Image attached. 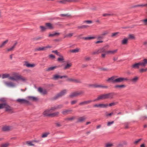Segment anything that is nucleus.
Masks as SVG:
<instances>
[{"instance_id":"1","label":"nucleus","mask_w":147,"mask_h":147,"mask_svg":"<svg viewBox=\"0 0 147 147\" xmlns=\"http://www.w3.org/2000/svg\"><path fill=\"white\" fill-rule=\"evenodd\" d=\"M114 96V93L113 92L102 94L98 96L96 99L94 100L93 101L95 102L102 99H112L113 98Z\"/></svg>"},{"instance_id":"2","label":"nucleus","mask_w":147,"mask_h":147,"mask_svg":"<svg viewBox=\"0 0 147 147\" xmlns=\"http://www.w3.org/2000/svg\"><path fill=\"white\" fill-rule=\"evenodd\" d=\"M12 75L13 77H10L9 78L11 80L15 81L20 80L24 82H25L27 80V79L25 78L18 75L17 73H14Z\"/></svg>"},{"instance_id":"3","label":"nucleus","mask_w":147,"mask_h":147,"mask_svg":"<svg viewBox=\"0 0 147 147\" xmlns=\"http://www.w3.org/2000/svg\"><path fill=\"white\" fill-rule=\"evenodd\" d=\"M67 91V90L65 89L62 90L54 97V99L56 100L59 98L61 97L64 95L66 93Z\"/></svg>"},{"instance_id":"4","label":"nucleus","mask_w":147,"mask_h":147,"mask_svg":"<svg viewBox=\"0 0 147 147\" xmlns=\"http://www.w3.org/2000/svg\"><path fill=\"white\" fill-rule=\"evenodd\" d=\"M129 79L127 78L119 77L116 78L115 83L122 82L124 81H129Z\"/></svg>"},{"instance_id":"5","label":"nucleus","mask_w":147,"mask_h":147,"mask_svg":"<svg viewBox=\"0 0 147 147\" xmlns=\"http://www.w3.org/2000/svg\"><path fill=\"white\" fill-rule=\"evenodd\" d=\"M51 47V46L48 45L45 47H43L36 48L35 49V51H45L47 49L50 48Z\"/></svg>"},{"instance_id":"6","label":"nucleus","mask_w":147,"mask_h":147,"mask_svg":"<svg viewBox=\"0 0 147 147\" xmlns=\"http://www.w3.org/2000/svg\"><path fill=\"white\" fill-rule=\"evenodd\" d=\"M109 47L108 45H107L102 47L99 48L98 49L99 53H107V51H106V48H108Z\"/></svg>"},{"instance_id":"7","label":"nucleus","mask_w":147,"mask_h":147,"mask_svg":"<svg viewBox=\"0 0 147 147\" xmlns=\"http://www.w3.org/2000/svg\"><path fill=\"white\" fill-rule=\"evenodd\" d=\"M108 107V104H96L93 105V107H98L100 108H107Z\"/></svg>"},{"instance_id":"8","label":"nucleus","mask_w":147,"mask_h":147,"mask_svg":"<svg viewBox=\"0 0 147 147\" xmlns=\"http://www.w3.org/2000/svg\"><path fill=\"white\" fill-rule=\"evenodd\" d=\"M116 77L117 76H112L107 79L106 81L109 83H115V80Z\"/></svg>"},{"instance_id":"9","label":"nucleus","mask_w":147,"mask_h":147,"mask_svg":"<svg viewBox=\"0 0 147 147\" xmlns=\"http://www.w3.org/2000/svg\"><path fill=\"white\" fill-rule=\"evenodd\" d=\"M51 111L50 109H49L45 110L43 112V115L45 117H49L50 116V114Z\"/></svg>"},{"instance_id":"10","label":"nucleus","mask_w":147,"mask_h":147,"mask_svg":"<svg viewBox=\"0 0 147 147\" xmlns=\"http://www.w3.org/2000/svg\"><path fill=\"white\" fill-rule=\"evenodd\" d=\"M67 78L68 76L66 75L60 76L58 74H55L53 76V79L55 80H56L59 78L62 79L63 78Z\"/></svg>"},{"instance_id":"11","label":"nucleus","mask_w":147,"mask_h":147,"mask_svg":"<svg viewBox=\"0 0 147 147\" xmlns=\"http://www.w3.org/2000/svg\"><path fill=\"white\" fill-rule=\"evenodd\" d=\"M140 66L145 67L147 65V59H144L141 62H139Z\"/></svg>"},{"instance_id":"12","label":"nucleus","mask_w":147,"mask_h":147,"mask_svg":"<svg viewBox=\"0 0 147 147\" xmlns=\"http://www.w3.org/2000/svg\"><path fill=\"white\" fill-rule=\"evenodd\" d=\"M24 65L28 67H33L35 66V65L34 64H30L27 61H25Z\"/></svg>"},{"instance_id":"13","label":"nucleus","mask_w":147,"mask_h":147,"mask_svg":"<svg viewBox=\"0 0 147 147\" xmlns=\"http://www.w3.org/2000/svg\"><path fill=\"white\" fill-rule=\"evenodd\" d=\"M140 66V63L139 62L138 63H136L134 64H133L131 65V68L132 69H138L139 68V66Z\"/></svg>"},{"instance_id":"14","label":"nucleus","mask_w":147,"mask_h":147,"mask_svg":"<svg viewBox=\"0 0 147 147\" xmlns=\"http://www.w3.org/2000/svg\"><path fill=\"white\" fill-rule=\"evenodd\" d=\"M5 103V105L4 106V108H5V111H11L12 110V108L6 103Z\"/></svg>"},{"instance_id":"15","label":"nucleus","mask_w":147,"mask_h":147,"mask_svg":"<svg viewBox=\"0 0 147 147\" xmlns=\"http://www.w3.org/2000/svg\"><path fill=\"white\" fill-rule=\"evenodd\" d=\"M4 83L7 86L9 87H13L16 86L15 84L11 82H5Z\"/></svg>"},{"instance_id":"16","label":"nucleus","mask_w":147,"mask_h":147,"mask_svg":"<svg viewBox=\"0 0 147 147\" xmlns=\"http://www.w3.org/2000/svg\"><path fill=\"white\" fill-rule=\"evenodd\" d=\"M17 101L21 104L28 103L29 102L27 100L24 99H18Z\"/></svg>"},{"instance_id":"17","label":"nucleus","mask_w":147,"mask_h":147,"mask_svg":"<svg viewBox=\"0 0 147 147\" xmlns=\"http://www.w3.org/2000/svg\"><path fill=\"white\" fill-rule=\"evenodd\" d=\"M93 102V100H89L87 101H84L80 102L79 103V105H83L90 104L91 102Z\"/></svg>"},{"instance_id":"18","label":"nucleus","mask_w":147,"mask_h":147,"mask_svg":"<svg viewBox=\"0 0 147 147\" xmlns=\"http://www.w3.org/2000/svg\"><path fill=\"white\" fill-rule=\"evenodd\" d=\"M94 87L96 88H108V86H104L101 84H95L93 85Z\"/></svg>"},{"instance_id":"19","label":"nucleus","mask_w":147,"mask_h":147,"mask_svg":"<svg viewBox=\"0 0 147 147\" xmlns=\"http://www.w3.org/2000/svg\"><path fill=\"white\" fill-rule=\"evenodd\" d=\"M11 129V127L9 126H5L2 128V130L3 131H8Z\"/></svg>"},{"instance_id":"20","label":"nucleus","mask_w":147,"mask_h":147,"mask_svg":"<svg viewBox=\"0 0 147 147\" xmlns=\"http://www.w3.org/2000/svg\"><path fill=\"white\" fill-rule=\"evenodd\" d=\"M27 98L30 100L33 101H36L38 100V98L34 96H28L27 97Z\"/></svg>"},{"instance_id":"21","label":"nucleus","mask_w":147,"mask_h":147,"mask_svg":"<svg viewBox=\"0 0 147 147\" xmlns=\"http://www.w3.org/2000/svg\"><path fill=\"white\" fill-rule=\"evenodd\" d=\"M128 38H124L121 41V44L123 45H127L128 43Z\"/></svg>"},{"instance_id":"22","label":"nucleus","mask_w":147,"mask_h":147,"mask_svg":"<svg viewBox=\"0 0 147 147\" xmlns=\"http://www.w3.org/2000/svg\"><path fill=\"white\" fill-rule=\"evenodd\" d=\"M72 66V64L71 63H67L66 65H65L63 67L64 69H69Z\"/></svg>"},{"instance_id":"23","label":"nucleus","mask_w":147,"mask_h":147,"mask_svg":"<svg viewBox=\"0 0 147 147\" xmlns=\"http://www.w3.org/2000/svg\"><path fill=\"white\" fill-rule=\"evenodd\" d=\"M38 91L40 93L42 94H45L47 93V92L46 90H43L42 88L40 87H39L38 88Z\"/></svg>"},{"instance_id":"24","label":"nucleus","mask_w":147,"mask_h":147,"mask_svg":"<svg viewBox=\"0 0 147 147\" xmlns=\"http://www.w3.org/2000/svg\"><path fill=\"white\" fill-rule=\"evenodd\" d=\"M147 6V4H141L137 5H134L133 7H144Z\"/></svg>"},{"instance_id":"25","label":"nucleus","mask_w":147,"mask_h":147,"mask_svg":"<svg viewBox=\"0 0 147 147\" xmlns=\"http://www.w3.org/2000/svg\"><path fill=\"white\" fill-rule=\"evenodd\" d=\"M17 42L15 43L14 45L12 46L10 48L7 49L6 51L7 52L12 51L15 48L16 46L17 45Z\"/></svg>"},{"instance_id":"26","label":"nucleus","mask_w":147,"mask_h":147,"mask_svg":"<svg viewBox=\"0 0 147 147\" xmlns=\"http://www.w3.org/2000/svg\"><path fill=\"white\" fill-rule=\"evenodd\" d=\"M96 37L94 36H88L87 37H83L82 38L86 40H90L94 39Z\"/></svg>"},{"instance_id":"27","label":"nucleus","mask_w":147,"mask_h":147,"mask_svg":"<svg viewBox=\"0 0 147 147\" xmlns=\"http://www.w3.org/2000/svg\"><path fill=\"white\" fill-rule=\"evenodd\" d=\"M86 119V118L84 116L81 117L79 118L78 119L77 122H82L83 121H84Z\"/></svg>"},{"instance_id":"28","label":"nucleus","mask_w":147,"mask_h":147,"mask_svg":"<svg viewBox=\"0 0 147 147\" xmlns=\"http://www.w3.org/2000/svg\"><path fill=\"white\" fill-rule=\"evenodd\" d=\"M68 80L69 81H70L74 82L76 83H80L81 82V81L80 80H76V79H71V78L69 79H68Z\"/></svg>"},{"instance_id":"29","label":"nucleus","mask_w":147,"mask_h":147,"mask_svg":"<svg viewBox=\"0 0 147 147\" xmlns=\"http://www.w3.org/2000/svg\"><path fill=\"white\" fill-rule=\"evenodd\" d=\"M46 26L48 28L52 29L53 28V27L52 24L50 23H47L46 24Z\"/></svg>"},{"instance_id":"30","label":"nucleus","mask_w":147,"mask_h":147,"mask_svg":"<svg viewBox=\"0 0 147 147\" xmlns=\"http://www.w3.org/2000/svg\"><path fill=\"white\" fill-rule=\"evenodd\" d=\"M71 110H65L62 111V113L63 115H66L68 114L69 113L71 112Z\"/></svg>"},{"instance_id":"31","label":"nucleus","mask_w":147,"mask_h":147,"mask_svg":"<svg viewBox=\"0 0 147 147\" xmlns=\"http://www.w3.org/2000/svg\"><path fill=\"white\" fill-rule=\"evenodd\" d=\"M59 113L58 112H56L50 114L51 117H53L58 116L59 114Z\"/></svg>"},{"instance_id":"32","label":"nucleus","mask_w":147,"mask_h":147,"mask_svg":"<svg viewBox=\"0 0 147 147\" xmlns=\"http://www.w3.org/2000/svg\"><path fill=\"white\" fill-rule=\"evenodd\" d=\"M58 67L59 66H56L50 67L47 68V71H48L51 70H54L55 69Z\"/></svg>"},{"instance_id":"33","label":"nucleus","mask_w":147,"mask_h":147,"mask_svg":"<svg viewBox=\"0 0 147 147\" xmlns=\"http://www.w3.org/2000/svg\"><path fill=\"white\" fill-rule=\"evenodd\" d=\"M10 77H12L10 76L9 74H3L2 75V78L3 79H4V78H9V79L10 80H11L9 78ZM12 77H13V76Z\"/></svg>"},{"instance_id":"34","label":"nucleus","mask_w":147,"mask_h":147,"mask_svg":"<svg viewBox=\"0 0 147 147\" xmlns=\"http://www.w3.org/2000/svg\"><path fill=\"white\" fill-rule=\"evenodd\" d=\"M78 96L77 92H72L69 95L70 97L73 98Z\"/></svg>"},{"instance_id":"35","label":"nucleus","mask_w":147,"mask_h":147,"mask_svg":"<svg viewBox=\"0 0 147 147\" xmlns=\"http://www.w3.org/2000/svg\"><path fill=\"white\" fill-rule=\"evenodd\" d=\"M118 49H116L112 51H107V53H110L111 54H113L116 53Z\"/></svg>"},{"instance_id":"36","label":"nucleus","mask_w":147,"mask_h":147,"mask_svg":"<svg viewBox=\"0 0 147 147\" xmlns=\"http://www.w3.org/2000/svg\"><path fill=\"white\" fill-rule=\"evenodd\" d=\"M125 87V86L124 85H116L115 86L114 88H124Z\"/></svg>"},{"instance_id":"37","label":"nucleus","mask_w":147,"mask_h":147,"mask_svg":"<svg viewBox=\"0 0 147 147\" xmlns=\"http://www.w3.org/2000/svg\"><path fill=\"white\" fill-rule=\"evenodd\" d=\"M89 26L88 25H83L80 26H78L77 28L78 29H82L83 28H86Z\"/></svg>"},{"instance_id":"38","label":"nucleus","mask_w":147,"mask_h":147,"mask_svg":"<svg viewBox=\"0 0 147 147\" xmlns=\"http://www.w3.org/2000/svg\"><path fill=\"white\" fill-rule=\"evenodd\" d=\"M8 40H7L3 42L0 45V48H2L5 45L7 42Z\"/></svg>"},{"instance_id":"39","label":"nucleus","mask_w":147,"mask_h":147,"mask_svg":"<svg viewBox=\"0 0 147 147\" xmlns=\"http://www.w3.org/2000/svg\"><path fill=\"white\" fill-rule=\"evenodd\" d=\"M32 142H33L32 141H27L26 142V144L28 146H34V145L32 144Z\"/></svg>"},{"instance_id":"40","label":"nucleus","mask_w":147,"mask_h":147,"mask_svg":"<svg viewBox=\"0 0 147 147\" xmlns=\"http://www.w3.org/2000/svg\"><path fill=\"white\" fill-rule=\"evenodd\" d=\"M79 49L78 48H76L75 49L71 50L70 51V52L71 53H76L78 52L79 51Z\"/></svg>"},{"instance_id":"41","label":"nucleus","mask_w":147,"mask_h":147,"mask_svg":"<svg viewBox=\"0 0 147 147\" xmlns=\"http://www.w3.org/2000/svg\"><path fill=\"white\" fill-rule=\"evenodd\" d=\"M59 57H60L58 58L57 61L60 62H63L64 60V59L63 56L62 55H61Z\"/></svg>"},{"instance_id":"42","label":"nucleus","mask_w":147,"mask_h":147,"mask_svg":"<svg viewBox=\"0 0 147 147\" xmlns=\"http://www.w3.org/2000/svg\"><path fill=\"white\" fill-rule=\"evenodd\" d=\"M138 77L137 76H135L134 78L131 79V80L133 82H136L138 80Z\"/></svg>"},{"instance_id":"43","label":"nucleus","mask_w":147,"mask_h":147,"mask_svg":"<svg viewBox=\"0 0 147 147\" xmlns=\"http://www.w3.org/2000/svg\"><path fill=\"white\" fill-rule=\"evenodd\" d=\"M139 71L141 73L146 72L147 71V67L145 68H141L139 69Z\"/></svg>"},{"instance_id":"44","label":"nucleus","mask_w":147,"mask_h":147,"mask_svg":"<svg viewBox=\"0 0 147 147\" xmlns=\"http://www.w3.org/2000/svg\"><path fill=\"white\" fill-rule=\"evenodd\" d=\"M50 134L49 132H46L43 134L42 136L41 137L42 138H45L47 137L48 135Z\"/></svg>"},{"instance_id":"45","label":"nucleus","mask_w":147,"mask_h":147,"mask_svg":"<svg viewBox=\"0 0 147 147\" xmlns=\"http://www.w3.org/2000/svg\"><path fill=\"white\" fill-rule=\"evenodd\" d=\"M59 32H55L53 34H50L49 35V36H53L57 35H59Z\"/></svg>"},{"instance_id":"46","label":"nucleus","mask_w":147,"mask_h":147,"mask_svg":"<svg viewBox=\"0 0 147 147\" xmlns=\"http://www.w3.org/2000/svg\"><path fill=\"white\" fill-rule=\"evenodd\" d=\"M109 33V31L108 30H106L104 31L101 34L104 37V36L107 34H108Z\"/></svg>"},{"instance_id":"47","label":"nucleus","mask_w":147,"mask_h":147,"mask_svg":"<svg viewBox=\"0 0 147 147\" xmlns=\"http://www.w3.org/2000/svg\"><path fill=\"white\" fill-rule=\"evenodd\" d=\"M52 52L55 53L56 55H57V56H59L61 55V54H60V53H59L58 52L57 50L53 51H52Z\"/></svg>"},{"instance_id":"48","label":"nucleus","mask_w":147,"mask_h":147,"mask_svg":"<svg viewBox=\"0 0 147 147\" xmlns=\"http://www.w3.org/2000/svg\"><path fill=\"white\" fill-rule=\"evenodd\" d=\"M141 21L143 22L144 25H147V19L142 20Z\"/></svg>"},{"instance_id":"49","label":"nucleus","mask_w":147,"mask_h":147,"mask_svg":"<svg viewBox=\"0 0 147 147\" xmlns=\"http://www.w3.org/2000/svg\"><path fill=\"white\" fill-rule=\"evenodd\" d=\"M119 32H116L114 33H113L112 34L111 36L112 37H115L118 34H119Z\"/></svg>"},{"instance_id":"50","label":"nucleus","mask_w":147,"mask_h":147,"mask_svg":"<svg viewBox=\"0 0 147 147\" xmlns=\"http://www.w3.org/2000/svg\"><path fill=\"white\" fill-rule=\"evenodd\" d=\"M59 2L62 3H65L67 2H69V0H62L59 1Z\"/></svg>"},{"instance_id":"51","label":"nucleus","mask_w":147,"mask_h":147,"mask_svg":"<svg viewBox=\"0 0 147 147\" xmlns=\"http://www.w3.org/2000/svg\"><path fill=\"white\" fill-rule=\"evenodd\" d=\"M113 146V144L111 143H108L106 144L105 147H111Z\"/></svg>"},{"instance_id":"52","label":"nucleus","mask_w":147,"mask_h":147,"mask_svg":"<svg viewBox=\"0 0 147 147\" xmlns=\"http://www.w3.org/2000/svg\"><path fill=\"white\" fill-rule=\"evenodd\" d=\"M117 103V102H113L111 103H109L108 105V106L111 107L115 105Z\"/></svg>"},{"instance_id":"53","label":"nucleus","mask_w":147,"mask_h":147,"mask_svg":"<svg viewBox=\"0 0 147 147\" xmlns=\"http://www.w3.org/2000/svg\"><path fill=\"white\" fill-rule=\"evenodd\" d=\"M50 109L51 110V112H52L53 111H54L55 110H56L57 109L56 106V105L54 107H52Z\"/></svg>"},{"instance_id":"54","label":"nucleus","mask_w":147,"mask_h":147,"mask_svg":"<svg viewBox=\"0 0 147 147\" xmlns=\"http://www.w3.org/2000/svg\"><path fill=\"white\" fill-rule=\"evenodd\" d=\"M56 106V107L57 109H59L62 108L63 107V106L62 105H57Z\"/></svg>"},{"instance_id":"55","label":"nucleus","mask_w":147,"mask_h":147,"mask_svg":"<svg viewBox=\"0 0 147 147\" xmlns=\"http://www.w3.org/2000/svg\"><path fill=\"white\" fill-rule=\"evenodd\" d=\"M96 38L97 39H100L103 38H104V37L101 34L99 35Z\"/></svg>"},{"instance_id":"56","label":"nucleus","mask_w":147,"mask_h":147,"mask_svg":"<svg viewBox=\"0 0 147 147\" xmlns=\"http://www.w3.org/2000/svg\"><path fill=\"white\" fill-rule=\"evenodd\" d=\"M99 53L98 49L94 51L92 53V54L93 55L98 54Z\"/></svg>"},{"instance_id":"57","label":"nucleus","mask_w":147,"mask_h":147,"mask_svg":"<svg viewBox=\"0 0 147 147\" xmlns=\"http://www.w3.org/2000/svg\"><path fill=\"white\" fill-rule=\"evenodd\" d=\"M75 118V117H70V118H66L65 119V121L66 120H73Z\"/></svg>"},{"instance_id":"58","label":"nucleus","mask_w":147,"mask_h":147,"mask_svg":"<svg viewBox=\"0 0 147 147\" xmlns=\"http://www.w3.org/2000/svg\"><path fill=\"white\" fill-rule=\"evenodd\" d=\"M77 95L78 96L83 94L84 93V91H81L79 92H77Z\"/></svg>"},{"instance_id":"59","label":"nucleus","mask_w":147,"mask_h":147,"mask_svg":"<svg viewBox=\"0 0 147 147\" xmlns=\"http://www.w3.org/2000/svg\"><path fill=\"white\" fill-rule=\"evenodd\" d=\"M129 123L128 122H126L124 123V126L125 128H127L129 127Z\"/></svg>"},{"instance_id":"60","label":"nucleus","mask_w":147,"mask_h":147,"mask_svg":"<svg viewBox=\"0 0 147 147\" xmlns=\"http://www.w3.org/2000/svg\"><path fill=\"white\" fill-rule=\"evenodd\" d=\"M114 123V121H111V122H109L107 123V126H111V125L113 124Z\"/></svg>"},{"instance_id":"61","label":"nucleus","mask_w":147,"mask_h":147,"mask_svg":"<svg viewBox=\"0 0 147 147\" xmlns=\"http://www.w3.org/2000/svg\"><path fill=\"white\" fill-rule=\"evenodd\" d=\"M141 140V139H139L137 140H136L134 142V144H137Z\"/></svg>"},{"instance_id":"62","label":"nucleus","mask_w":147,"mask_h":147,"mask_svg":"<svg viewBox=\"0 0 147 147\" xmlns=\"http://www.w3.org/2000/svg\"><path fill=\"white\" fill-rule=\"evenodd\" d=\"M40 28L41 29V30L42 31H44L47 29V28L45 27L42 26H40Z\"/></svg>"},{"instance_id":"63","label":"nucleus","mask_w":147,"mask_h":147,"mask_svg":"<svg viewBox=\"0 0 147 147\" xmlns=\"http://www.w3.org/2000/svg\"><path fill=\"white\" fill-rule=\"evenodd\" d=\"M5 105V103L0 104V109L4 108V106Z\"/></svg>"},{"instance_id":"64","label":"nucleus","mask_w":147,"mask_h":147,"mask_svg":"<svg viewBox=\"0 0 147 147\" xmlns=\"http://www.w3.org/2000/svg\"><path fill=\"white\" fill-rule=\"evenodd\" d=\"M9 144H2L0 147H8Z\"/></svg>"}]
</instances>
